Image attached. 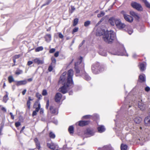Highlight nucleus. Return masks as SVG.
<instances>
[{
	"mask_svg": "<svg viewBox=\"0 0 150 150\" xmlns=\"http://www.w3.org/2000/svg\"><path fill=\"white\" fill-rule=\"evenodd\" d=\"M67 73L65 72L63 73L60 77L59 83H62L64 86L59 89V91L63 94L66 93L68 91L72 88L74 83L73 76L74 71L72 69H69Z\"/></svg>",
	"mask_w": 150,
	"mask_h": 150,
	"instance_id": "f257e3e1",
	"label": "nucleus"
},
{
	"mask_svg": "<svg viewBox=\"0 0 150 150\" xmlns=\"http://www.w3.org/2000/svg\"><path fill=\"white\" fill-rule=\"evenodd\" d=\"M97 36L103 35V40L106 42L110 43L114 40L116 35L115 33L112 30L105 31L100 27L98 28L96 32Z\"/></svg>",
	"mask_w": 150,
	"mask_h": 150,
	"instance_id": "f03ea898",
	"label": "nucleus"
},
{
	"mask_svg": "<svg viewBox=\"0 0 150 150\" xmlns=\"http://www.w3.org/2000/svg\"><path fill=\"white\" fill-rule=\"evenodd\" d=\"M82 57H81L78 61L75 64L74 69L76 72V76H79L82 75L83 78L87 81H89L91 79V78L85 72V71H82V74L80 72V70L81 68H83L84 65L81 63Z\"/></svg>",
	"mask_w": 150,
	"mask_h": 150,
	"instance_id": "7ed1b4c3",
	"label": "nucleus"
},
{
	"mask_svg": "<svg viewBox=\"0 0 150 150\" xmlns=\"http://www.w3.org/2000/svg\"><path fill=\"white\" fill-rule=\"evenodd\" d=\"M114 55H125L128 56V54L127 53L126 51L122 44H120L119 47L118 51L113 54Z\"/></svg>",
	"mask_w": 150,
	"mask_h": 150,
	"instance_id": "20e7f679",
	"label": "nucleus"
},
{
	"mask_svg": "<svg viewBox=\"0 0 150 150\" xmlns=\"http://www.w3.org/2000/svg\"><path fill=\"white\" fill-rule=\"evenodd\" d=\"M58 108L55 105H51L50 107L48 112L54 115H57L58 113Z\"/></svg>",
	"mask_w": 150,
	"mask_h": 150,
	"instance_id": "39448f33",
	"label": "nucleus"
},
{
	"mask_svg": "<svg viewBox=\"0 0 150 150\" xmlns=\"http://www.w3.org/2000/svg\"><path fill=\"white\" fill-rule=\"evenodd\" d=\"M100 68V65L99 63H96L93 64L91 67V70L92 72L95 74L98 73L100 71L99 69Z\"/></svg>",
	"mask_w": 150,
	"mask_h": 150,
	"instance_id": "423d86ee",
	"label": "nucleus"
},
{
	"mask_svg": "<svg viewBox=\"0 0 150 150\" xmlns=\"http://www.w3.org/2000/svg\"><path fill=\"white\" fill-rule=\"evenodd\" d=\"M121 13L123 15L126 21L129 22H131L133 21V18L131 16L127 15L124 11H122Z\"/></svg>",
	"mask_w": 150,
	"mask_h": 150,
	"instance_id": "0eeeda50",
	"label": "nucleus"
},
{
	"mask_svg": "<svg viewBox=\"0 0 150 150\" xmlns=\"http://www.w3.org/2000/svg\"><path fill=\"white\" fill-rule=\"evenodd\" d=\"M115 25L117 28L120 29H122L125 26V25L124 23H122L120 20L118 18H117L116 19Z\"/></svg>",
	"mask_w": 150,
	"mask_h": 150,
	"instance_id": "6e6552de",
	"label": "nucleus"
},
{
	"mask_svg": "<svg viewBox=\"0 0 150 150\" xmlns=\"http://www.w3.org/2000/svg\"><path fill=\"white\" fill-rule=\"evenodd\" d=\"M115 25L117 28L120 29H122L125 26V25L124 23H122L120 20L118 18H117L116 19Z\"/></svg>",
	"mask_w": 150,
	"mask_h": 150,
	"instance_id": "1a4fd4ad",
	"label": "nucleus"
},
{
	"mask_svg": "<svg viewBox=\"0 0 150 150\" xmlns=\"http://www.w3.org/2000/svg\"><path fill=\"white\" fill-rule=\"evenodd\" d=\"M132 7L139 11H141L142 9V7L141 5L136 2H132L131 4Z\"/></svg>",
	"mask_w": 150,
	"mask_h": 150,
	"instance_id": "9d476101",
	"label": "nucleus"
},
{
	"mask_svg": "<svg viewBox=\"0 0 150 150\" xmlns=\"http://www.w3.org/2000/svg\"><path fill=\"white\" fill-rule=\"evenodd\" d=\"M138 107L140 110H143L146 108V105L142 102V100L140 99L138 101Z\"/></svg>",
	"mask_w": 150,
	"mask_h": 150,
	"instance_id": "9b49d317",
	"label": "nucleus"
},
{
	"mask_svg": "<svg viewBox=\"0 0 150 150\" xmlns=\"http://www.w3.org/2000/svg\"><path fill=\"white\" fill-rule=\"evenodd\" d=\"M117 18L114 17L110 18L108 20V23L111 25L114 26L115 24Z\"/></svg>",
	"mask_w": 150,
	"mask_h": 150,
	"instance_id": "f8f14e48",
	"label": "nucleus"
},
{
	"mask_svg": "<svg viewBox=\"0 0 150 150\" xmlns=\"http://www.w3.org/2000/svg\"><path fill=\"white\" fill-rule=\"evenodd\" d=\"M62 97V95L59 93H57L55 95L54 97L55 100L56 102L59 103L60 102Z\"/></svg>",
	"mask_w": 150,
	"mask_h": 150,
	"instance_id": "ddd939ff",
	"label": "nucleus"
},
{
	"mask_svg": "<svg viewBox=\"0 0 150 150\" xmlns=\"http://www.w3.org/2000/svg\"><path fill=\"white\" fill-rule=\"evenodd\" d=\"M34 107L35 108V111L38 112L40 108V105L39 101H37L35 103Z\"/></svg>",
	"mask_w": 150,
	"mask_h": 150,
	"instance_id": "4468645a",
	"label": "nucleus"
},
{
	"mask_svg": "<svg viewBox=\"0 0 150 150\" xmlns=\"http://www.w3.org/2000/svg\"><path fill=\"white\" fill-rule=\"evenodd\" d=\"M146 64L145 62L141 63L139 65V68L141 71H143L145 70L146 68Z\"/></svg>",
	"mask_w": 150,
	"mask_h": 150,
	"instance_id": "2eb2a0df",
	"label": "nucleus"
},
{
	"mask_svg": "<svg viewBox=\"0 0 150 150\" xmlns=\"http://www.w3.org/2000/svg\"><path fill=\"white\" fill-rule=\"evenodd\" d=\"M34 62L38 64H42L44 63V60H41L39 58H36L33 60Z\"/></svg>",
	"mask_w": 150,
	"mask_h": 150,
	"instance_id": "dca6fc26",
	"label": "nucleus"
},
{
	"mask_svg": "<svg viewBox=\"0 0 150 150\" xmlns=\"http://www.w3.org/2000/svg\"><path fill=\"white\" fill-rule=\"evenodd\" d=\"M95 132L92 129H88L86 130V134L89 135V137L92 136L94 134Z\"/></svg>",
	"mask_w": 150,
	"mask_h": 150,
	"instance_id": "f3484780",
	"label": "nucleus"
},
{
	"mask_svg": "<svg viewBox=\"0 0 150 150\" xmlns=\"http://www.w3.org/2000/svg\"><path fill=\"white\" fill-rule=\"evenodd\" d=\"M27 83V81L26 80H24L18 81H16V85L17 86H19L21 85H24L26 84Z\"/></svg>",
	"mask_w": 150,
	"mask_h": 150,
	"instance_id": "a211bd4d",
	"label": "nucleus"
},
{
	"mask_svg": "<svg viewBox=\"0 0 150 150\" xmlns=\"http://www.w3.org/2000/svg\"><path fill=\"white\" fill-rule=\"evenodd\" d=\"M47 146L49 148L52 150L55 149L56 146L55 144L52 143H47Z\"/></svg>",
	"mask_w": 150,
	"mask_h": 150,
	"instance_id": "6ab92c4d",
	"label": "nucleus"
},
{
	"mask_svg": "<svg viewBox=\"0 0 150 150\" xmlns=\"http://www.w3.org/2000/svg\"><path fill=\"white\" fill-rule=\"evenodd\" d=\"M144 122L146 126L150 125V116H148L145 118Z\"/></svg>",
	"mask_w": 150,
	"mask_h": 150,
	"instance_id": "aec40b11",
	"label": "nucleus"
},
{
	"mask_svg": "<svg viewBox=\"0 0 150 150\" xmlns=\"http://www.w3.org/2000/svg\"><path fill=\"white\" fill-rule=\"evenodd\" d=\"M105 129L104 126L100 125L98 128V130L99 132L101 133L104 132Z\"/></svg>",
	"mask_w": 150,
	"mask_h": 150,
	"instance_id": "412c9836",
	"label": "nucleus"
},
{
	"mask_svg": "<svg viewBox=\"0 0 150 150\" xmlns=\"http://www.w3.org/2000/svg\"><path fill=\"white\" fill-rule=\"evenodd\" d=\"M89 122L88 121H81L79 122V125L80 126H83L88 124Z\"/></svg>",
	"mask_w": 150,
	"mask_h": 150,
	"instance_id": "4be33fe9",
	"label": "nucleus"
},
{
	"mask_svg": "<svg viewBox=\"0 0 150 150\" xmlns=\"http://www.w3.org/2000/svg\"><path fill=\"white\" fill-rule=\"evenodd\" d=\"M6 94L5 96H4L3 98V101L5 103H6L7 102V100L8 99V93L6 91Z\"/></svg>",
	"mask_w": 150,
	"mask_h": 150,
	"instance_id": "5701e85b",
	"label": "nucleus"
},
{
	"mask_svg": "<svg viewBox=\"0 0 150 150\" xmlns=\"http://www.w3.org/2000/svg\"><path fill=\"white\" fill-rule=\"evenodd\" d=\"M34 141L36 145V147L38 149H40V143L39 141H38V139L37 138H35L34 139Z\"/></svg>",
	"mask_w": 150,
	"mask_h": 150,
	"instance_id": "b1692460",
	"label": "nucleus"
},
{
	"mask_svg": "<svg viewBox=\"0 0 150 150\" xmlns=\"http://www.w3.org/2000/svg\"><path fill=\"white\" fill-rule=\"evenodd\" d=\"M134 120L136 123L139 124L141 122L142 119L141 117H137L134 119Z\"/></svg>",
	"mask_w": 150,
	"mask_h": 150,
	"instance_id": "393cba45",
	"label": "nucleus"
},
{
	"mask_svg": "<svg viewBox=\"0 0 150 150\" xmlns=\"http://www.w3.org/2000/svg\"><path fill=\"white\" fill-rule=\"evenodd\" d=\"M45 40L49 42L51 40V35L49 34H47L46 35L45 37Z\"/></svg>",
	"mask_w": 150,
	"mask_h": 150,
	"instance_id": "a878e982",
	"label": "nucleus"
},
{
	"mask_svg": "<svg viewBox=\"0 0 150 150\" xmlns=\"http://www.w3.org/2000/svg\"><path fill=\"white\" fill-rule=\"evenodd\" d=\"M120 148L121 150H127V146L126 144H122L121 145Z\"/></svg>",
	"mask_w": 150,
	"mask_h": 150,
	"instance_id": "bb28decb",
	"label": "nucleus"
},
{
	"mask_svg": "<svg viewBox=\"0 0 150 150\" xmlns=\"http://www.w3.org/2000/svg\"><path fill=\"white\" fill-rule=\"evenodd\" d=\"M139 79L141 82H144L145 81V77L144 75H140L139 76Z\"/></svg>",
	"mask_w": 150,
	"mask_h": 150,
	"instance_id": "cd10ccee",
	"label": "nucleus"
},
{
	"mask_svg": "<svg viewBox=\"0 0 150 150\" xmlns=\"http://www.w3.org/2000/svg\"><path fill=\"white\" fill-rule=\"evenodd\" d=\"M68 131L70 134H73L74 133L73 127L72 126H70L69 128Z\"/></svg>",
	"mask_w": 150,
	"mask_h": 150,
	"instance_id": "c85d7f7f",
	"label": "nucleus"
},
{
	"mask_svg": "<svg viewBox=\"0 0 150 150\" xmlns=\"http://www.w3.org/2000/svg\"><path fill=\"white\" fill-rule=\"evenodd\" d=\"M130 14L132 16L136 18H139V17L137 15V14L134 12L133 11H131L130 12Z\"/></svg>",
	"mask_w": 150,
	"mask_h": 150,
	"instance_id": "c756f323",
	"label": "nucleus"
},
{
	"mask_svg": "<svg viewBox=\"0 0 150 150\" xmlns=\"http://www.w3.org/2000/svg\"><path fill=\"white\" fill-rule=\"evenodd\" d=\"M43 49V48L42 46L39 47L35 49V51L36 52H38L42 50Z\"/></svg>",
	"mask_w": 150,
	"mask_h": 150,
	"instance_id": "7c9ffc66",
	"label": "nucleus"
},
{
	"mask_svg": "<svg viewBox=\"0 0 150 150\" xmlns=\"http://www.w3.org/2000/svg\"><path fill=\"white\" fill-rule=\"evenodd\" d=\"M49 136L50 138L54 139L55 137V135L52 132H50L49 134Z\"/></svg>",
	"mask_w": 150,
	"mask_h": 150,
	"instance_id": "2f4dec72",
	"label": "nucleus"
},
{
	"mask_svg": "<svg viewBox=\"0 0 150 150\" xmlns=\"http://www.w3.org/2000/svg\"><path fill=\"white\" fill-rule=\"evenodd\" d=\"M99 53L100 55L104 56H106L107 55L106 52L105 51H100Z\"/></svg>",
	"mask_w": 150,
	"mask_h": 150,
	"instance_id": "473e14b6",
	"label": "nucleus"
},
{
	"mask_svg": "<svg viewBox=\"0 0 150 150\" xmlns=\"http://www.w3.org/2000/svg\"><path fill=\"white\" fill-rule=\"evenodd\" d=\"M105 14V13L102 11L100 12V13L98 14L97 15V17L98 18H100L103 16Z\"/></svg>",
	"mask_w": 150,
	"mask_h": 150,
	"instance_id": "72a5a7b5",
	"label": "nucleus"
},
{
	"mask_svg": "<svg viewBox=\"0 0 150 150\" xmlns=\"http://www.w3.org/2000/svg\"><path fill=\"white\" fill-rule=\"evenodd\" d=\"M79 19L77 18H75L74 21L73 25L75 26L77 25Z\"/></svg>",
	"mask_w": 150,
	"mask_h": 150,
	"instance_id": "f704fd0d",
	"label": "nucleus"
},
{
	"mask_svg": "<svg viewBox=\"0 0 150 150\" xmlns=\"http://www.w3.org/2000/svg\"><path fill=\"white\" fill-rule=\"evenodd\" d=\"M146 6L148 8H150V4L146 0H143Z\"/></svg>",
	"mask_w": 150,
	"mask_h": 150,
	"instance_id": "c9c22d12",
	"label": "nucleus"
},
{
	"mask_svg": "<svg viewBox=\"0 0 150 150\" xmlns=\"http://www.w3.org/2000/svg\"><path fill=\"white\" fill-rule=\"evenodd\" d=\"M8 80L10 83H11L14 81V79L12 76H10L8 77Z\"/></svg>",
	"mask_w": 150,
	"mask_h": 150,
	"instance_id": "e433bc0d",
	"label": "nucleus"
},
{
	"mask_svg": "<svg viewBox=\"0 0 150 150\" xmlns=\"http://www.w3.org/2000/svg\"><path fill=\"white\" fill-rule=\"evenodd\" d=\"M127 32L129 34L131 35L133 32V30L130 27H129V28L127 29Z\"/></svg>",
	"mask_w": 150,
	"mask_h": 150,
	"instance_id": "4c0bfd02",
	"label": "nucleus"
},
{
	"mask_svg": "<svg viewBox=\"0 0 150 150\" xmlns=\"http://www.w3.org/2000/svg\"><path fill=\"white\" fill-rule=\"evenodd\" d=\"M52 1V0H47L45 4L42 5V7L48 5Z\"/></svg>",
	"mask_w": 150,
	"mask_h": 150,
	"instance_id": "58836bf2",
	"label": "nucleus"
},
{
	"mask_svg": "<svg viewBox=\"0 0 150 150\" xmlns=\"http://www.w3.org/2000/svg\"><path fill=\"white\" fill-rule=\"evenodd\" d=\"M90 23L91 22L90 21H87L84 23V25L86 27H87L90 24Z\"/></svg>",
	"mask_w": 150,
	"mask_h": 150,
	"instance_id": "ea45409f",
	"label": "nucleus"
},
{
	"mask_svg": "<svg viewBox=\"0 0 150 150\" xmlns=\"http://www.w3.org/2000/svg\"><path fill=\"white\" fill-rule=\"evenodd\" d=\"M36 96L39 99H40L42 97L41 95L39 93H36Z\"/></svg>",
	"mask_w": 150,
	"mask_h": 150,
	"instance_id": "a19ab883",
	"label": "nucleus"
},
{
	"mask_svg": "<svg viewBox=\"0 0 150 150\" xmlns=\"http://www.w3.org/2000/svg\"><path fill=\"white\" fill-rule=\"evenodd\" d=\"M23 73V71L21 70H18L16 72V74L17 75H19Z\"/></svg>",
	"mask_w": 150,
	"mask_h": 150,
	"instance_id": "79ce46f5",
	"label": "nucleus"
},
{
	"mask_svg": "<svg viewBox=\"0 0 150 150\" xmlns=\"http://www.w3.org/2000/svg\"><path fill=\"white\" fill-rule=\"evenodd\" d=\"M79 29V28L78 27H76L74 28L72 32V33L74 34V33L77 32Z\"/></svg>",
	"mask_w": 150,
	"mask_h": 150,
	"instance_id": "37998d69",
	"label": "nucleus"
},
{
	"mask_svg": "<svg viewBox=\"0 0 150 150\" xmlns=\"http://www.w3.org/2000/svg\"><path fill=\"white\" fill-rule=\"evenodd\" d=\"M42 94L44 96L47 95V90H43L42 92Z\"/></svg>",
	"mask_w": 150,
	"mask_h": 150,
	"instance_id": "c03bdc74",
	"label": "nucleus"
},
{
	"mask_svg": "<svg viewBox=\"0 0 150 150\" xmlns=\"http://www.w3.org/2000/svg\"><path fill=\"white\" fill-rule=\"evenodd\" d=\"M22 55L21 54H19L18 55H15L13 57V58L14 59H16L19 58Z\"/></svg>",
	"mask_w": 150,
	"mask_h": 150,
	"instance_id": "a18cd8bd",
	"label": "nucleus"
},
{
	"mask_svg": "<svg viewBox=\"0 0 150 150\" xmlns=\"http://www.w3.org/2000/svg\"><path fill=\"white\" fill-rule=\"evenodd\" d=\"M92 116L90 115H87L84 116L83 117L85 119H88L91 118Z\"/></svg>",
	"mask_w": 150,
	"mask_h": 150,
	"instance_id": "49530a36",
	"label": "nucleus"
},
{
	"mask_svg": "<svg viewBox=\"0 0 150 150\" xmlns=\"http://www.w3.org/2000/svg\"><path fill=\"white\" fill-rule=\"evenodd\" d=\"M15 125L16 127H17L21 125V123L19 122H16L15 123Z\"/></svg>",
	"mask_w": 150,
	"mask_h": 150,
	"instance_id": "de8ad7c7",
	"label": "nucleus"
},
{
	"mask_svg": "<svg viewBox=\"0 0 150 150\" xmlns=\"http://www.w3.org/2000/svg\"><path fill=\"white\" fill-rule=\"evenodd\" d=\"M49 100H47V102L46 105V108L47 109H48V108L49 106Z\"/></svg>",
	"mask_w": 150,
	"mask_h": 150,
	"instance_id": "09e8293b",
	"label": "nucleus"
},
{
	"mask_svg": "<svg viewBox=\"0 0 150 150\" xmlns=\"http://www.w3.org/2000/svg\"><path fill=\"white\" fill-rule=\"evenodd\" d=\"M27 105L28 107V109H30V102L29 101H27Z\"/></svg>",
	"mask_w": 150,
	"mask_h": 150,
	"instance_id": "8fccbe9b",
	"label": "nucleus"
},
{
	"mask_svg": "<svg viewBox=\"0 0 150 150\" xmlns=\"http://www.w3.org/2000/svg\"><path fill=\"white\" fill-rule=\"evenodd\" d=\"M55 51V49L54 48L51 49L49 51V52L50 53H52L54 52Z\"/></svg>",
	"mask_w": 150,
	"mask_h": 150,
	"instance_id": "3c124183",
	"label": "nucleus"
},
{
	"mask_svg": "<svg viewBox=\"0 0 150 150\" xmlns=\"http://www.w3.org/2000/svg\"><path fill=\"white\" fill-rule=\"evenodd\" d=\"M52 61V63L55 64L56 62V60L54 57H52L51 58Z\"/></svg>",
	"mask_w": 150,
	"mask_h": 150,
	"instance_id": "603ef678",
	"label": "nucleus"
},
{
	"mask_svg": "<svg viewBox=\"0 0 150 150\" xmlns=\"http://www.w3.org/2000/svg\"><path fill=\"white\" fill-rule=\"evenodd\" d=\"M59 33L58 35H59V38H60L62 39L64 37V36L62 35V33Z\"/></svg>",
	"mask_w": 150,
	"mask_h": 150,
	"instance_id": "864d4df0",
	"label": "nucleus"
},
{
	"mask_svg": "<svg viewBox=\"0 0 150 150\" xmlns=\"http://www.w3.org/2000/svg\"><path fill=\"white\" fill-rule=\"evenodd\" d=\"M71 13H72L73 12V11L75 10V8L74 6H71Z\"/></svg>",
	"mask_w": 150,
	"mask_h": 150,
	"instance_id": "5fc2aeb1",
	"label": "nucleus"
},
{
	"mask_svg": "<svg viewBox=\"0 0 150 150\" xmlns=\"http://www.w3.org/2000/svg\"><path fill=\"white\" fill-rule=\"evenodd\" d=\"M53 68L52 66H50L48 68V70L49 71H51L52 70Z\"/></svg>",
	"mask_w": 150,
	"mask_h": 150,
	"instance_id": "6e6d98bb",
	"label": "nucleus"
},
{
	"mask_svg": "<svg viewBox=\"0 0 150 150\" xmlns=\"http://www.w3.org/2000/svg\"><path fill=\"white\" fill-rule=\"evenodd\" d=\"M59 52L58 51H57L54 54V56L56 57H57L59 56Z\"/></svg>",
	"mask_w": 150,
	"mask_h": 150,
	"instance_id": "4d7b16f0",
	"label": "nucleus"
},
{
	"mask_svg": "<svg viewBox=\"0 0 150 150\" xmlns=\"http://www.w3.org/2000/svg\"><path fill=\"white\" fill-rule=\"evenodd\" d=\"M37 112L35 110L33 111L32 114V116H34L35 115H36L37 114Z\"/></svg>",
	"mask_w": 150,
	"mask_h": 150,
	"instance_id": "13d9d810",
	"label": "nucleus"
},
{
	"mask_svg": "<svg viewBox=\"0 0 150 150\" xmlns=\"http://www.w3.org/2000/svg\"><path fill=\"white\" fill-rule=\"evenodd\" d=\"M9 114L11 115V118L13 120L14 118V116L13 114L11 112Z\"/></svg>",
	"mask_w": 150,
	"mask_h": 150,
	"instance_id": "bf43d9fd",
	"label": "nucleus"
},
{
	"mask_svg": "<svg viewBox=\"0 0 150 150\" xmlns=\"http://www.w3.org/2000/svg\"><path fill=\"white\" fill-rule=\"evenodd\" d=\"M150 90V88L148 87L147 86L145 88V90L146 91H148Z\"/></svg>",
	"mask_w": 150,
	"mask_h": 150,
	"instance_id": "052dcab7",
	"label": "nucleus"
},
{
	"mask_svg": "<svg viewBox=\"0 0 150 150\" xmlns=\"http://www.w3.org/2000/svg\"><path fill=\"white\" fill-rule=\"evenodd\" d=\"M33 63V62L31 61H29L28 62L27 64L28 66H30V65L32 64Z\"/></svg>",
	"mask_w": 150,
	"mask_h": 150,
	"instance_id": "680f3d73",
	"label": "nucleus"
},
{
	"mask_svg": "<svg viewBox=\"0 0 150 150\" xmlns=\"http://www.w3.org/2000/svg\"><path fill=\"white\" fill-rule=\"evenodd\" d=\"M1 110L5 112H6V108L4 107H3L1 108Z\"/></svg>",
	"mask_w": 150,
	"mask_h": 150,
	"instance_id": "e2e57ef3",
	"label": "nucleus"
},
{
	"mask_svg": "<svg viewBox=\"0 0 150 150\" xmlns=\"http://www.w3.org/2000/svg\"><path fill=\"white\" fill-rule=\"evenodd\" d=\"M26 91V89H24L22 92V93L23 95H24Z\"/></svg>",
	"mask_w": 150,
	"mask_h": 150,
	"instance_id": "0e129e2a",
	"label": "nucleus"
},
{
	"mask_svg": "<svg viewBox=\"0 0 150 150\" xmlns=\"http://www.w3.org/2000/svg\"><path fill=\"white\" fill-rule=\"evenodd\" d=\"M33 100V99H31L30 97H28V101H30Z\"/></svg>",
	"mask_w": 150,
	"mask_h": 150,
	"instance_id": "69168bd1",
	"label": "nucleus"
},
{
	"mask_svg": "<svg viewBox=\"0 0 150 150\" xmlns=\"http://www.w3.org/2000/svg\"><path fill=\"white\" fill-rule=\"evenodd\" d=\"M43 112V110L41 108L40 109V114H41V113H42Z\"/></svg>",
	"mask_w": 150,
	"mask_h": 150,
	"instance_id": "338daca9",
	"label": "nucleus"
},
{
	"mask_svg": "<svg viewBox=\"0 0 150 150\" xmlns=\"http://www.w3.org/2000/svg\"><path fill=\"white\" fill-rule=\"evenodd\" d=\"M137 56V55L136 54H134L133 55V57L134 58H135Z\"/></svg>",
	"mask_w": 150,
	"mask_h": 150,
	"instance_id": "774afa93",
	"label": "nucleus"
}]
</instances>
